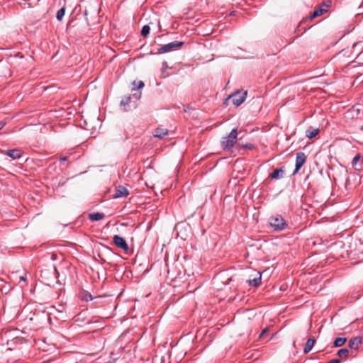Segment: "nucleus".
Wrapping results in <instances>:
<instances>
[{
  "label": "nucleus",
  "instance_id": "c85d7f7f",
  "mask_svg": "<svg viewBox=\"0 0 363 363\" xmlns=\"http://www.w3.org/2000/svg\"><path fill=\"white\" fill-rule=\"evenodd\" d=\"M340 360L339 359H333L328 361L327 363H340Z\"/></svg>",
  "mask_w": 363,
  "mask_h": 363
},
{
  "label": "nucleus",
  "instance_id": "473e14b6",
  "mask_svg": "<svg viewBox=\"0 0 363 363\" xmlns=\"http://www.w3.org/2000/svg\"><path fill=\"white\" fill-rule=\"evenodd\" d=\"M245 147L248 149H251L252 147V145L250 144V145H246Z\"/></svg>",
  "mask_w": 363,
  "mask_h": 363
},
{
  "label": "nucleus",
  "instance_id": "6e6552de",
  "mask_svg": "<svg viewBox=\"0 0 363 363\" xmlns=\"http://www.w3.org/2000/svg\"><path fill=\"white\" fill-rule=\"evenodd\" d=\"M30 319L32 321H35L36 324L43 325L49 320V314L45 311H40L36 315L34 314V316Z\"/></svg>",
  "mask_w": 363,
  "mask_h": 363
},
{
  "label": "nucleus",
  "instance_id": "f8f14e48",
  "mask_svg": "<svg viewBox=\"0 0 363 363\" xmlns=\"http://www.w3.org/2000/svg\"><path fill=\"white\" fill-rule=\"evenodd\" d=\"M285 169L284 167L275 169L273 172L269 175L272 179H279L284 177Z\"/></svg>",
  "mask_w": 363,
  "mask_h": 363
},
{
  "label": "nucleus",
  "instance_id": "0eeeda50",
  "mask_svg": "<svg viewBox=\"0 0 363 363\" xmlns=\"http://www.w3.org/2000/svg\"><path fill=\"white\" fill-rule=\"evenodd\" d=\"M306 161V155L303 152H298L296 155V167L293 174H296Z\"/></svg>",
  "mask_w": 363,
  "mask_h": 363
},
{
  "label": "nucleus",
  "instance_id": "9b49d317",
  "mask_svg": "<svg viewBox=\"0 0 363 363\" xmlns=\"http://www.w3.org/2000/svg\"><path fill=\"white\" fill-rule=\"evenodd\" d=\"M129 194L128 190L123 186H119L116 189L113 198L125 197Z\"/></svg>",
  "mask_w": 363,
  "mask_h": 363
},
{
  "label": "nucleus",
  "instance_id": "72a5a7b5",
  "mask_svg": "<svg viewBox=\"0 0 363 363\" xmlns=\"http://www.w3.org/2000/svg\"><path fill=\"white\" fill-rule=\"evenodd\" d=\"M361 130H363V125L362 126Z\"/></svg>",
  "mask_w": 363,
  "mask_h": 363
},
{
  "label": "nucleus",
  "instance_id": "6ab92c4d",
  "mask_svg": "<svg viewBox=\"0 0 363 363\" xmlns=\"http://www.w3.org/2000/svg\"><path fill=\"white\" fill-rule=\"evenodd\" d=\"M89 217L91 221H99V220H102L105 217V216L102 213L96 212V213H90L89 215Z\"/></svg>",
  "mask_w": 363,
  "mask_h": 363
},
{
  "label": "nucleus",
  "instance_id": "dca6fc26",
  "mask_svg": "<svg viewBox=\"0 0 363 363\" xmlns=\"http://www.w3.org/2000/svg\"><path fill=\"white\" fill-rule=\"evenodd\" d=\"M362 344V338L360 337H355L350 340L348 346L352 349H357Z\"/></svg>",
  "mask_w": 363,
  "mask_h": 363
},
{
  "label": "nucleus",
  "instance_id": "423d86ee",
  "mask_svg": "<svg viewBox=\"0 0 363 363\" xmlns=\"http://www.w3.org/2000/svg\"><path fill=\"white\" fill-rule=\"evenodd\" d=\"M331 1H327L323 3V4L316 10H315L310 16L311 19H313L318 16H320L328 11V8L331 6Z\"/></svg>",
  "mask_w": 363,
  "mask_h": 363
},
{
  "label": "nucleus",
  "instance_id": "4468645a",
  "mask_svg": "<svg viewBox=\"0 0 363 363\" xmlns=\"http://www.w3.org/2000/svg\"><path fill=\"white\" fill-rule=\"evenodd\" d=\"M256 274H257L256 277H255L252 279H249L247 281L250 286H253L257 287L258 286L260 285L261 280H262V274L259 272H257Z\"/></svg>",
  "mask_w": 363,
  "mask_h": 363
},
{
  "label": "nucleus",
  "instance_id": "a211bd4d",
  "mask_svg": "<svg viewBox=\"0 0 363 363\" xmlns=\"http://www.w3.org/2000/svg\"><path fill=\"white\" fill-rule=\"evenodd\" d=\"M315 342V341L313 338H309L307 340L303 349V352L305 354L308 353L312 350L313 347L314 346Z\"/></svg>",
  "mask_w": 363,
  "mask_h": 363
},
{
  "label": "nucleus",
  "instance_id": "f704fd0d",
  "mask_svg": "<svg viewBox=\"0 0 363 363\" xmlns=\"http://www.w3.org/2000/svg\"><path fill=\"white\" fill-rule=\"evenodd\" d=\"M362 164H363V158H362Z\"/></svg>",
  "mask_w": 363,
  "mask_h": 363
},
{
  "label": "nucleus",
  "instance_id": "ddd939ff",
  "mask_svg": "<svg viewBox=\"0 0 363 363\" xmlns=\"http://www.w3.org/2000/svg\"><path fill=\"white\" fill-rule=\"evenodd\" d=\"M79 298L82 301H89L94 300L95 298H101V296H100L94 297L89 292H88L86 291H82L79 294Z\"/></svg>",
  "mask_w": 363,
  "mask_h": 363
},
{
  "label": "nucleus",
  "instance_id": "7c9ffc66",
  "mask_svg": "<svg viewBox=\"0 0 363 363\" xmlns=\"http://www.w3.org/2000/svg\"><path fill=\"white\" fill-rule=\"evenodd\" d=\"M19 280L22 281H26V277L21 276V277H19Z\"/></svg>",
  "mask_w": 363,
  "mask_h": 363
},
{
  "label": "nucleus",
  "instance_id": "5701e85b",
  "mask_svg": "<svg viewBox=\"0 0 363 363\" xmlns=\"http://www.w3.org/2000/svg\"><path fill=\"white\" fill-rule=\"evenodd\" d=\"M133 86L132 90L140 89L144 86V83L142 81H134Z\"/></svg>",
  "mask_w": 363,
  "mask_h": 363
},
{
  "label": "nucleus",
  "instance_id": "cd10ccee",
  "mask_svg": "<svg viewBox=\"0 0 363 363\" xmlns=\"http://www.w3.org/2000/svg\"><path fill=\"white\" fill-rule=\"evenodd\" d=\"M268 331H269V329L267 328H264L262 330V332L261 333V334L259 335V338H262Z\"/></svg>",
  "mask_w": 363,
  "mask_h": 363
},
{
  "label": "nucleus",
  "instance_id": "bb28decb",
  "mask_svg": "<svg viewBox=\"0 0 363 363\" xmlns=\"http://www.w3.org/2000/svg\"><path fill=\"white\" fill-rule=\"evenodd\" d=\"M129 101H130V97H126V98L122 99V101H121V104L126 105L128 104Z\"/></svg>",
  "mask_w": 363,
  "mask_h": 363
},
{
  "label": "nucleus",
  "instance_id": "c756f323",
  "mask_svg": "<svg viewBox=\"0 0 363 363\" xmlns=\"http://www.w3.org/2000/svg\"><path fill=\"white\" fill-rule=\"evenodd\" d=\"M6 123L4 122V121H0V130L4 128V126L5 125Z\"/></svg>",
  "mask_w": 363,
  "mask_h": 363
},
{
  "label": "nucleus",
  "instance_id": "7ed1b4c3",
  "mask_svg": "<svg viewBox=\"0 0 363 363\" xmlns=\"http://www.w3.org/2000/svg\"><path fill=\"white\" fill-rule=\"evenodd\" d=\"M237 140L238 130L237 128H234L227 136L222 138L220 142L222 149L224 150H230L235 144Z\"/></svg>",
  "mask_w": 363,
  "mask_h": 363
},
{
  "label": "nucleus",
  "instance_id": "aec40b11",
  "mask_svg": "<svg viewBox=\"0 0 363 363\" xmlns=\"http://www.w3.org/2000/svg\"><path fill=\"white\" fill-rule=\"evenodd\" d=\"M347 341V339L345 337H337L334 340V346L336 347H339L342 346Z\"/></svg>",
  "mask_w": 363,
  "mask_h": 363
},
{
  "label": "nucleus",
  "instance_id": "f3484780",
  "mask_svg": "<svg viewBox=\"0 0 363 363\" xmlns=\"http://www.w3.org/2000/svg\"><path fill=\"white\" fill-rule=\"evenodd\" d=\"M319 132L320 130L318 128H313L312 127H310L306 130V136L309 139H312L315 138L319 133Z\"/></svg>",
  "mask_w": 363,
  "mask_h": 363
},
{
  "label": "nucleus",
  "instance_id": "2eb2a0df",
  "mask_svg": "<svg viewBox=\"0 0 363 363\" xmlns=\"http://www.w3.org/2000/svg\"><path fill=\"white\" fill-rule=\"evenodd\" d=\"M168 133V130L164 128L158 127L155 129L153 132V135L155 138H162L164 136L167 135Z\"/></svg>",
  "mask_w": 363,
  "mask_h": 363
},
{
  "label": "nucleus",
  "instance_id": "9d476101",
  "mask_svg": "<svg viewBox=\"0 0 363 363\" xmlns=\"http://www.w3.org/2000/svg\"><path fill=\"white\" fill-rule=\"evenodd\" d=\"M0 152L3 155H6L10 157L13 160L20 158L22 155L21 151L19 149L0 150Z\"/></svg>",
  "mask_w": 363,
  "mask_h": 363
},
{
  "label": "nucleus",
  "instance_id": "39448f33",
  "mask_svg": "<svg viewBox=\"0 0 363 363\" xmlns=\"http://www.w3.org/2000/svg\"><path fill=\"white\" fill-rule=\"evenodd\" d=\"M183 42L174 41L169 43L168 44L162 45L160 48L158 49L159 53H164L170 52L172 50H176L179 48H181L183 45Z\"/></svg>",
  "mask_w": 363,
  "mask_h": 363
},
{
  "label": "nucleus",
  "instance_id": "a878e982",
  "mask_svg": "<svg viewBox=\"0 0 363 363\" xmlns=\"http://www.w3.org/2000/svg\"><path fill=\"white\" fill-rule=\"evenodd\" d=\"M360 158V155L357 154L352 160V164H356Z\"/></svg>",
  "mask_w": 363,
  "mask_h": 363
},
{
  "label": "nucleus",
  "instance_id": "b1692460",
  "mask_svg": "<svg viewBox=\"0 0 363 363\" xmlns=\"http://www.w3.org/2000/svg\"><path fill=\"white\" fill-rule=\"evenodd\" d=\"M150 28L148 25H145L141 30V35L146 37L150 33Z\"/></svg>",
  "mask_w": 363,
  "mask_h": 363
},
{
  "label": "nucleus",
  "instance_id": "f257e3e1",
  "mask_svg": "<svg viewBox=\"0 0 363 363\" xmlns=\"http://www.w3.org/2000/svg\"><path fill=\"white\" fill-rule=\"evenodd\" d=\"M79 125L87 130H95L101 125L102 119L97 115H79Z\"/></svg>",
  "mask_w": 363,
  "mask_h": 363
},
{
  "label": "nucleus",
  "instance_id": "f03ea898",
  "mask_svg": "<svg viewBox=\"0 0 363 363\" xmlns=\"http://www.w3.org/2000/svg\"><path fill=\"white\" fill-rule=\"evenodd\" d=\"M247 94V91L238 90L235 92L230 94L228 97H227L225 100L224 104L226 106L232 104L236 107L239 106L245 100Z\"/></svg>",
  "mask_w": 363,
  "mask_h": 363
},
{
  "label": "nucleus",
  "instance_id": "393cba45",
  "mask_svg": "<svg viewBox=\"0 0 363 363\" xmlns=\"http://www.w3.org/2000/svg\"><path fill=\"white\" fill-rule=\"evenodd\" d=\"M179 110L178 111L179 112H182V111H183V112H186V111H190V110H191V108H190L189 106H186H186H182V108H181V107H179Z\"/></svg>",
  "mask_w": 363,
  "mask_h": 363
},
{
  "label": "nucleus",
  "instance_id": "1a4fd4ad",
  "mask_svg": "<svg viewBox=\"0 0 363 363\" xmlns=\"http://www.w3.org/2000/svg\"><path fill=\"white\" fill-rule=\"evenodd\" d=\"M113 240L114 244L119 248L123 250H128V245L125 241V240L118 235H115L113 238Z\"/></svg>",
  "mask_w": 363,
  "mask_h": 363
},
{
  "label": "nucleus",
  "instance_id": "412c9836",
  "mask_svg": "<svg viewBox=\"0 0 363 363\" xmlns=\"http://www.w3.org/2000/svg\"><path fill=\"white\" fill-rule=\"evenodd\" d=\"M349 354V350L346 348L340 349L337 352V355L342 359H347Z\"/></svg>",
  "mask_w": 363,
  "mask_h": 363
},
{
  "label": "nucleus",
  "instance_id": "4be33fe9",
  "mask_svg": "<svg viewBox=\"0 0 363 363\" xmlns=\"http://www.w3.org/2000/svg\"><path fill=\"white\" fill-rule=\"evenodd\" d=\"M65 13V8L62 7L60 10L57 11L56 14V18L57 21H61L63 18V16Z\"/></svg>",
  "mask_w": 363,
  "mask_h": 363
},
{
  "label": "nucleus",
  "instance_id": "20e7f679",
  "mask_svg": "<svg viewBox=\"0 0 363 363\" xmlns=\"http://www.w3.org/2000/svg\"><path fill=\"white\" fill-rule=\"evenodd\" d=\"M269 224L276 231H281L286 228L287 223L284 218L280 215H276L270 217Z\"/></svg>",
  "mask_w": 363,
  "mask_h": 363
},
{
  "label": "nucleus",
  "instance_id": "2f4dec72",
  "mask_svg": "<svg viewBox=\"0 0 363 363\" xmlns=\"http://www.w3.org/2000/svg\"><path fill=\"white\" fill-rule=\"evenodd\" d=\"M60 160L62 161V162L67 161V157H62L60 158Z\"/></svg>",
  "mask_w": 363,
  "mask_h": 363
}]
</instances>
